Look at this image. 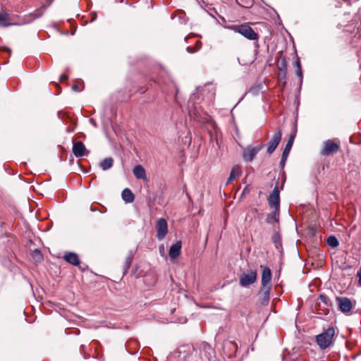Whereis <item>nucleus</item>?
I'll return each mask as SVG.
<instances>
[{
    "label": "nucleus",
    "instance_id": "obj_21",
    "mask_svg": "<svg viewBox=\"0 0 361 361\" xmlns=\"http://www.w3.org/2000/svg\"><path fill=\"white\" fill-rule=\"evenodd\" d=\"M114 159L111 157L104 159L99 166L103 170H108L113 166Z\"/></svg>",
    "mask_w": 361,
    "mask_h": 361
},
{
    "label": "nucleus",
    "instance_id": "obj_33",
    "mask_svg": "<svg viewBox=\"0 0 361 361\" xmlns=\"http://www.w3.org/2000/svg\"><path fill=\"white\" fill-rule=\"evenodd\" d=\"M68 79V76L66 74H62L60 77L61 81H63Z\"/></svg>",
    "mask_w": 361,
    "mask_h": 361
},
{
    "label": "nucleus",
    "instance_id": "obj_19",
    "mask_svg": "<svg viewBox=\"0 0 361 361\" xmlns=\"http://www.w3.org/2000/svg\"><path fill=\"white\" fill-rule=\"evenodd\" d=\"M122 198L127 203H131L135 200V195L129 188H125L122 191Z\"/></svg>",
    "mask_w": 361,
    "mask_h": 361
},
{
    "label": "nucleus",
    "instance_id": "obj_34",
    "mask_svg": "<svg viewBox=\"0 0 361 361\" xmlns=\"http://www.w3.org/2000/svg\"><path fill=\"white\" fill-rule=\"evenodd\" d=\"M72 90L74 91H80V90L79 89V86L78 85H73Z\"/></svg>",
    "mask_w": 361,
    "mask_h": 361
},
{
    "label": "nucleus",
    "instance_id": "obj_31",
    "mask_svg": "<svg viewBox=\"0 0 361 361\" xmlns=\"http://www.w3.org/2000/svg\"><path fill=\"white\" fill-rule=\"evenodd\" d=\"M0 50H1V51H7V52H8L9 54H11V50L9 48L6 47H0Z\"/></svg>",
    "mask_w": 361,
    "mask_h": 361
},
{
    "label": "nucleus",
    "instance_id": "obj_1",
    "mask_svg": "<svg viewBox=\"0 0 361 361\" xmlns=\"http://www.w3.org/2000/svg\"><path fill=\"white\" fill-rule=\"evenodd\" d=\"M334 336V328L329 327L324 332L316 336V343L321 350H324L332 344Z\"/></svg>",
    "mask_w": 361,
    "mask_h": 361
},
{
    "label": "nucleus",
    "instance_id": "obj_3",
    "mask_svg": "<svg viewBox=\"0 0 361 361\" xmlns=\"http://www.w3.org/2000/svg\"><path fill=\"white\" fill-rule=\"evenodd\" d=\"M257 273L256 270H250L241 274L239 278V283L242 287H247L253 284L257 280Z\"/></svg>",
    "mask_w": 361,
    "mask_h": 361
},
{
    "label": "nucleus",
    "instance_id": "obj_2",
    "mask_svg": "<svg viewBox=\"0 0 361 361\" xmlns=\"http://www.w3.org/2000/svg\"><path fill=\"white\" fill-rule=\"evenodd\" d=\"M230 29L249 40L257 41L259 39V35L247 23L233 25L230 27Z\"/></svg>",
    "mask_w": 361,
    "mask_h": 361
},
{
    "label": "nucleus",
    "instance_id": "obj_11",
    "mask_svg": "<svg viewBox=\"0 0 361 361\" xmlns=\"http://www.w3.org/2000/svg\"><path fill=\"white\" fill-rule=\"evenodd\" d=\"M72 150L76 157L87 156L90 152L81 141L73 142Z\"/></svg>",
    "mask_w": 361,
    "mask_h": 361
},
{
    "label": "nucleus",
    "instance_id": "obj_25",
    "mask_svg": "<svg viewBox=\"0 0 361 361\" xmlns=\"http://www.w3.org/2000/svg\"><path fill=\"white\" fill-rule=\"evenodd\" d=\"M326 242L327 244L331 247H336L339 245L338 239L334 235L328 237Z\"/></svg>",
    "mask_w": 361,
    "mask_h": 361
},
{
    "label": "nucleus",
    "instance_id": "obj_9",
    "mask_svg": "<svg viewBox=\"0 0 361 361\" xmlns=\"http://www.w3.org/2000/svg\"><path fill=\"white\" fill-rule=\"evenodd\" d=\"M268 202L270 207L280 209V195L278 185L275 186L273 191L269 195Z\"/></svg>",
    "mask_w": 361,
    "mask_h": 361
},
{
    "label": "nucleus",
    "instance_id": "obj_20",
    "mask_svg": "<svg viewBox=\"0 0 361 361\" xmlns=\"http://www.w3.org/2000/svg\"><path fill=\"white\" fill-rule=\"evenodd\" d=\"M133 254L132 252H130L129 254L128 255V256L126 257L125 262L123 264V274H126L128 272L129 268L130 267L131 263L133 261Z\"/></svg>",
    "mask_w": 361,
    "mask_h": 361
},
{
    "label": "nucleus",
    "instance_id": "obj_4",
    "mask_svg": "<svg viewBox=\"0 0 361 361\" xmlns=\"http://www.w3.org/2000/svg\"><path fill=\"white\" fill-rule=\"evenodd\" d=\"M157 238L163 240L168 233V224L165 219H159L156 224Z\"/></svg>",
    "mask_w": 361,
    "mask_h": 361
},
{
    "label": "nucleus",
    "instance_id": "obj_23",
    "mask_svg": "<svg viewBox=\"0 0 361 361\" xmlns=\"http://www.w3.org/2000/svg\"><path fill=\"white\" fill-rule=\"evenodd\" d=\"M272 241L275 244V247L277 250L281 248V238L279 232H276L272 236Z\"/></svg>",
    "mask_w": 361,
    "mask_h": 361
},
{
    "label": "nucleus",
    "instance_id": "obj_22",
    "mask_svg": "<svg viewBox=\"0 0 361 361\" xmlns=\"http://www.w3.org/2000/svg\"><path fill=\"white\" fill-rule=\"evenodd\" d=\"M240 175V167L238 166H234L231 171V173H230L228 179L227 180L226 184L231 183L235 179V178L236 176H238Z\"/></svg>",
    "mask_w": 361,
    "mask_h": 361
},
{
    "label": "nucleus",
    "instance_id": "obj_29",
    "mask_svg": "<svg viewBox=\"0 0 361 361\" xmlns=\"http://www.w3.org/2000/svg\"><path fill=\"white\" fill-rule=\"evenodd\" d=\"M319 300L323 302L324 303L326 304L327 303V300L328 298H326V296L324 295H319Z\"/></svg>",
    "mask_w": 361,
    "mask_h": 361
},
{
    "label": "nucleus",
    "instance_id": "obj_10",
    "mask_svg": "<svg viewBox=\"0 0 361 361\" xmlns=\"http://www.w3.org/2000/svg\"><path fill=\"white\" fill-rule=\"evenodd\" d=\"M336 301L339 307V310L344 313L349 312L353 307V304L350 299L346 297H337Z\"/></svg>",
    "mask_w": 361,
    "mask_h": 361
},
{
    "label": "nucleus",
    "instance_id": "obj_26",
    "mask_svg": "<svg viewBox=\"0 0 361 361\" xmlns=\"http://www.w3.org/2000/svg\"><path fill=\"white\" fill-rule=\"evenodd\" d=\"M32 257L37 262H41L43 259L41 252L39 250H35L33 252Z\"/></svg>",
    "mask_w": 361,
    "mask_h": 361
},
{
    "label": "nucleus",
    "instance_id": "obj_7",
    "mask_svg": "<svg viewBox=\"0 0 361 361\" xmlns=\"http://www.w3.org/2000/svg\"><path fill=\"white\" fill-rule=\"evenodd\" d=\"M282 132L281 130L279 129L273 135L271 140L268 142L267 145V153L269 154H272L276 147H278L281 140Z\"/></svg>",
    "mask_w": 361,
    "mask_h": 361
},
{
    "label": "nucleus",
    "instance_id": "obj_18",
    "mask_svg": "<svg viewBox=\"0 0 361 361\" xmlns=\"http://www.w3.org/2000/svg\"><path fill=\"white\" fill-rule=\"evenodd\" d=\"M279 214L280 209H274V212L267 216L266 221L268 224H272L273 222L278 223L279 221Z\"/></svg>",
    "mask_w": 361,
    "mask_h": 361
},
{
    "label": "nucleus",
    "instance_id": "obj_32",
    "mask_svg": "<svg viewBox=\"0 0 361 361\" xmlns=\"http://www.w3.org/2000/svg\"><path fill=\"white\" fill-rule=\"evenodd\" d=\"M295 65L296 69L301 68V64H300V60L298 59L295 61Z\"/></svg>",
    "mask_w": 361,
    "mask_h": 361
},
{
    "label": "nucleus",
    "instance_id": "obj_24",
    "mask_svg": "<svg viewBox=\"0 0 361 361\" xmlns=\"http://www.w3.org/2000/svg\"><path fill=\"white\" fill-rule=\"evenodd\" d=\"M286 68H287V64H286V59H281V60L279 61V68L280 71L281 72V73L283 74V78H286Z\"/></svg>",
    "mask_w": 361,
    "mask_h": 361
},
{
    "label": "nucleus",
    "instance_id": "obj_12",
    "mask_svg": "<svg viewBox=\"0 0 361 361\" xmlns=\"http://www.w3.org/2000/svg\"><path fill=\"white\" fill-rule=\"evenodd\" d=\"M271 287H262L259 292V298L260 302L263 305H267L269 303L270 298Z\"/></svg>",
    "mask_w": 361,
    "mask_h": 361
},
{
    "label": "nucleus",
    "instance_id": "obj_15",
    "mask_svg": "<svg viewBox=\"0 0 361 361\" xmlns=\"http://www.w3.org/2000/svg\"><path fill=\"white\" fill-rule=\"evenodd\" d=\"M63 259L66 262L74 266H77L80 264L78 256L75 252L66 253L63 256Z\"/></svg>",
    "mask_w": 361,
    "mask_h": 361
},
{
    "label": "nucleus",
    "instance_id": "obj_14",
    "mask_svg": "<svg viewBox=\"0 0 361 361\" xmlns=\"http://www.w3.org/2000/svg\"><path fill=\"white\" fill-rule=\"evenodd\" d=\"M182 243L180 241L176 242L174 245H173L169 250V257L171 259H176L180 255L181 250Z\"/></svg>",
    "mask_w": 361,
    "mask_h": 361
},
{
    "label": "nucleus",
    "instance_id": "obj_37",
    "mask_svg": "<svg viewBox=\"0 0 361 361\" xmlns=\"http://www.w3.org/2000/svg\"><path fill=\"white\" fill-rule=\"evenodd\" d=\"M255 47L256 48V49H258L259 48L258 40L255 42Z\"/></svg>",
    "mask_w": 361,
    "mask_h": 361
},
{
    "label": "nucleus",
    "instance_id": "obj_6",
    "mask_svg": "<svg viewBox=\"0 0 361 361\" xmlns=\"http://www.w3.org/2000/svg\"><path fill=\"white\" fill-rule=\"evenodd\" d=\"M262 145L254 147L251 146L246 147L243 151V159L246 161H252L258 154V152L262 149Z\"/></svg>",
    "mask_w": 361,
    "mask_h": 361
},
{
    "label": "nucleus",
    "instance_id": "obj_16",
    "mask_svg": "<svg viewBox=\"0 0 361 361\" xmlns=\"http://www.w3.org/2000/svg\"><path fill=\"white\" fill-rule=\"evenodd\" d=\"M133 172L136 178L147 180L146 171L142 166L140 164L136 165L134 167Z\"/></svg>",
    "mask_w": 361,
    "mask_h": 361
},
{
    "label": "nucleus",
    "instance_id": "obj_8",
    "mask_svg": "<svg viewBox=\"0 0 361 361\" xmlns=\"http://www.w3.org/2000/svg\"><path fill=\"white\" fill-rule=\"evenodd\" d=\"M295 136V135L294 133H293L290 135L286 145V147L283 149V152L282 156H281V161H280V166L281 168H283L286 164L287 158L288 157L290 151L293 145Z\"/></svg>",
    "mask_w": 361,
    "mask_h": 361
},
{
    "label": "nucleus",
    "instance_id": "obj_30",
    "mask_svg": "<svg viewBox=\"0 0 361 361\" xmlns=\"http://www.w3.org/2000/svg\"><path fill=\"white\" fill-rule=\"evenodd\" d=\"M296 75L300 77V80H302V68L296 69Z\"/></svg>",
    "mask_w": 361,
    "mask_h": 361
},
{
    "label": "nucleus",
    "instance_id": "obj_5",
    "mask_svg": "<svg viewBox=\"0 0 361 361\" xmlns=\"http://www.w3.org/2000/svg\"><path fill=\"white\" fill-rule=\"evenodd\" d=\"M339 149V145L331 140H328L324 143V147L321 154L324 156H330L336 153Z\"/></svg>",
    "mask_w": 361,
    "mask_h": 361
},
{
    "label": "nucleus",
    "instance_id": "obj_13",
    "mask_svg": "<svg viewBox=\"0 0 361 361\" xmlns=\"http://www.w3.org/2000/svg\"><path fill=\"white\" fill-rule=\"evenodd\" d=\"M271 271L269 267H264L262 274V287H271Z\"/></svg>",
    "mask_w": 361,
    "mask_h": 361
},
{
    "label": "nucleus",
    "instance_id": "obj_35",
    "mask_svg": "<svg viewBox=\"0 0 361 361\" xmlns=\"http://www.w3.org/2000/svg\"><path fill=\"white\" fill-rule=\"evenodd\" d=\"M357 276L359 277V283L361 286V268L357 273Z\"/></svg>",
    "mask_w": 361,
    "mask_h": 361
},
{
    "label": "nucleus",
    "instance_id": "obj_17",
    "mask_svg": "<svg viewBox=\"0 0 361 361\" xmlns=\"http://www.w3.org/2000/svg\"><path fill=\"white\" fill-rule=\"evenodd\" d=\"M9 15L5 12H0V26L8 27L11 25H17V23L11 22Z\"/></svg>",
    "mask_w": 361,
    "mask_h": 361
},
{
    "label": "nucleus",
    "instance_id": "obj_27",
    "mask_svg": "<svg viewBox=\"0 0 361 361\" xmlns=\"http://www.w3.org/2000/svg\"><path fill=\"white\" fill-rule=\"evenodd\" d=\"M250 185H246L245 187V188L243 189V192H242V196H244L246 194H248L250 192Z\"/></svg>",
    "mask_w": 361,
    "mask_h": 361
},
{
    "label": "nucleus",
    "instance_id": "obj_28",
    "mask_svg": "<svg viewBox=\"0 0 361 361\" xmlns=\"http://www.w3.org/2000/svg\"><path fill=\"white\" fill-rule=\"evenodd\" d=\"M32 15L34 16V18H37L42 16V12L37 10L34 12Z\"/></svg>",
    "mask_w": 361,
    "mask_h": 361
},
{
    "label": "nucleus",
    "instance_id": "obj_36",
    "mask_svg": "<svg viewBox=\"0 0 361 361\" xmlns=\"http://www.w3.org/2000/svg\"><path fill=\"white\" fill-rule=\"evenodd\" d=\"M186 49H187L188 52H189V53H194L195 51V50H194L193 48H192L190 47H187Z\"/></svg>",
    "mask_w": 361,
    "mask_h": 361
},
{
    "label": "nucleus",
    "instance_id": "obj_38",
    "mask_svg": "<svg viewBox=\"0 0 361 361\" xmlns=\"http://www.w3.org/2000/svg\"><path fill=\"white\" fill-rule=\"evenodd\" d=\"M199 44H201V42H199V41H198V42H197V45H199Z\"/></svg>",
    "mask_w": 361,
    "mask_h": 361
}]
</instances>
